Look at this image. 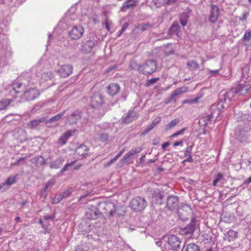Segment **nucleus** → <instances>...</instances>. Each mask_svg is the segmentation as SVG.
Returning <instances> with one entry per match:
<instances>
[{
  "instance_id": "obj_42",
  "label": "nucleus",
  "mask_w": 251,
  "mask_h": 251,
  "mask_svg": "<svg viewBox=\"0 0 251 251\" xmlns=\"http://www.w3.org/2000/svg\"><path fill=\"white\" fill-rule=\"evenodd\" d=\"M251 38V30L249 29L246 31L245 34H244L243 40L245 42H248L250 40Z\"/></svg>"
},
{
  "instance_id": "obj_16",
  "label": "nucleus",
  "mask_w": 251,
  "mask_h": 251,
  "mask_svg": "<svg viewBox=\"0 0 251 251\" xmlns=\"http://www.w3.org/2000/svg\"><path fill=\"white\" fill-rule=\"evenodd\" d=\"M82 112L81 110H76L73 112L68 116V120L71 124L74 125L77 123V121L81 119Z\"/></svg>"
},
{
  "instance_id": "obj_38",
  "label": "nucleus",
  "mask_w": 251,
  "mask_h": 251,
  "mask_svg": "<svg viewBox=\"0 0 251 251\" xmlns=\"http://www.w3.org/2000/svg\"><path fill=\"white\" fill-rule=\"evenodd\" d=\"M33 160L37 164L42 165L46 164V160L42 156H38L33 158Z\"/></svg>"
},
{
  "instance_id": "obj_32",
  "label": "nucleus",
  "mask_w": 251,
  "mask_h": 251,
  "mask_svg": "<svg viewBox=\"0 0 251 251\" xmlns=\"http://www.w3.org/2000/svg\"><path fill=\"white\" fill-rule=\"evenodd\" d=\"M187 67L191 70H197L199 68V65L194 60H189L186 63Z\"/></svg>"
},
{
  "instance_id": "obj_62",
  "label": "nucleus",
  "mask_w": 251,
  "mask_h": 251,
  "mask_svg": "<svg viewBox=\"0 0 251 251\" xmlns=\"http://www.w3.org/2000/svg\"><path fill=\"white\" fill-rule=\"evenodd\" d=\"M54 214H53V216L46 215L44 217V219L46 221L49 220H51L54 218Z\"/></svg>"
},
{
  "instance_id": "obj_15",
  "label": "nucleus",
  "mask_w": 251,
  "mask_h": 251,
  "mask_svg": "<svg viewBox=\"0 0 251 251\" xmlns=\"http://www.w3.org/2000/svg\"><path fill=\"white\" fill-rule=\"evenodd\" d=\"M178 204V198L175 196H171L167 199V207L170 210L176 209Z\"/></svg>"
},
{
  "instance_id": "obj_6",
  "label": "nucleus",
  "mask_w": 251,
  "mask_h": 251,
  "mask_svg": "<svg viewBox=\"0 0 251 251\" xmlns=\"http://www.w3.org/2000/svg\"><path fill=\"white\" fill-rule=\"evenodd\" d=\"M167 242L172 250L174 251H178L180 250L181 241L177 236L175 235L169 236Z\"/></svg>"
},
{
  "instance_id": "obj_12",
  "label": "nucleus",
  "mask_w": 251,
  "mask_h": 251,
  "mask_svg": "<svg viewBox=\"0 0 251 251\" xmlns=\"http://www.w3.org/2000/svg\"><path fill=\"white\" fill-rule=\"evenodd\" d=\"M197 221L195 218L191 220L190 223L181 229L183 234L192 235L196 228Z\"/></svg>"
},
{
  "instance_id": "obj_1",
  "label": "nucleus",
  "mask_w": 251,
  "mask_h": 251,
  "mask_svg": "<svg viewBox=\"0 0 251 251\" xmlns=\"http://www.w3.org/2000/svg\"><path fill=\"white\" fill-rule=\"evenodd\" d=\"M104 103L103 96L100 93H96L91 97V105L98 117L103 116L107 110Z\"/></svg>"
},
{
  "instance_id": "obj_28",
  "label": "nucleus",
  "mask_w": 251,
  "mask_h": 251,
  "mask_svg": "<svg viewBox=\"0 0 251 251\" xmlns=\"http://www.w3.org/2000/svg\"><path fill=\"white\" fill-rule=\"evenodd\" d=\"M136 113L133 111H129L126 116L123 117V122L125 124H129L136 117Z\"/></svg>"
},
{
  "instance_id": "obj_17",
  "label": "nucleus",
  "mask_w": 251,
  "mask_h": 251,
  "mask_svg": "<svg viewBox=\"0 0 251 251\" xmlns=\"http://www.w3.org/2000/svg\"><path fill=\"white\" fill-rule=\"evenodd\" d=\"M220 11L219 8L216 5H213L210 11L209 20L211 23H215L218 18Z\"/></svg>"
},
{
  "instance_id": "obj_37",
  "label": "nucleus",
  "mask_w": 251,
  "mask_h": 251,
  "mask_svg": "<svg viewBox=\"0 0 251 251\" xmlns=\"http://www.w3.org/2000/svg\"><path fill=\"white\" fill-rule=\"evenodd\" d=\"M188 90V89L187 87L183 86L176 89L173 93H174V95L176 97L182 93L186 92Z\"/></svg>"
},
{
  "instance_id": "obj_23",
  "label": "nucleus",
  "mask_w": 251,
  "mask_h": 251,
  "mask_svg": "<svg viewBox=\"0 0 251 251\" xmlns=\"http://www.w3.org/2000/svg\"><path fill=\"white\" fill-rule=\"evenodd\" d=\"M235 94H237L234 88H233L227 91L224 94H222V92L220 93V97H223V99L221 98L222 100H224V102H226V100L230 101L231 99L233 98Z\"/></svg>"
},
{
  "instance_id": "obj_22",
  "label": "nucleus",
  "mask_w": 251,
  "mask_h": 251,
  "mask_svg": "<svg viewBox=\"0 0 251 251\" xmlns=\"http://www.w3.org/2000/svg\"><path fill=\"white\" fill-rule=\"evenodd\" d=\"M137 1L136 0H126L121 8L122 12L126 11L127 10L133 8L137 4Z\"/></svg>"
},
{
  "instance_id": "obj_31",
  "label": "nucleus",
  "mask_w": 251,
  "mask_h": 251,
  "mask_svg": "<svg viewBox=\"0 0 251 251\" xmlns=\"http://www.w3.org/2000/svg\"><path fill=\"white\" fill-rule=\"evenodd\" d=\"M189 17L188 12H184L180 15L179 17V20L181 25L184 26L186 25L188 21V19Z\"/></svg>"
},
{
  "instance_id": "obj_34",
  "label": "nucleus",
  "mask_w": 251,
  "mask_h": 251,
  "mask_svg": "<svg viewBox=\"0 0 251 251\" xmlns=\"http://www.w3.org/2000/svg\"><path fill=\"white\" fill-rule=\"evenodd\" d=\"M53 77V74L51 72H44L41 76V78L43 80L45 81H48L49 80H51Z\"/></svg>"
},
{
  "instance_id": "obj_27",
  "label": "nucleus",
  "mask_w": 251,
  "mask_h": 251,
  "mask_svg": "<svg viewBox=\"0 0 251 251\" xmlns=\"http://www.w3.org/2000/svg\"><path fill=\"white\" fill-rule=\"evenodd\" d=\"M180 31V26L178 25L177 22H174L169 29L168 34L169 35H173L176 34L178 35Z\"/></svg>"
},
{
  "instance_id": "obj_43",
  "label": "nucleus",
  "mask_w": 251,
  "mask_h": 251,
  "mask_svg": "<svg viewBox=\"0 0 251 251\" xmlns=\"http://www.w3.org/2000/svg\"><path fill=\"white\" fill-rule=\"evenodd\" d=\"M223 177V175L219 173L217 176L214 177V179L213 181V185L214 186H216L217 183L219 182Z\"/></svg>"
},
{
  "instance_id": "obj_58",
  "label": "nucleus",
  "mask_w": 251,
  "mask_h": 251,
  "mask_svg": "<svg viewBox=\"0 0 251 251\" xmlns=\"http://www.w3.org/2000/svg\"><path fill=\"white\" fill-rule=\"evenodd\" d=\"M124 212L121 213L120 212V210H117L115 208V213L114 214V216L117 215L118 217H121L124 215Z\"/></svg>"
},
{
  "instance_id": "obj_10",
  "label": "nucleus",
  "mask_w": 251,
  "mask_h": 251,
  "mask_svg": "<svg viewBox=\"0 0 251 251\" xmlns=\"http://www.w3.org/2000/svg\"><path fill=\"white\" fill-rule=\"evenodd\" d=\"M143 148L141 147H136L134 149H132L130 151H129L127 153H126L122 159H121L120 162L122 164H124L126 163L129 164L130 160H131L132 156L133 155L138 153L140 152Z\"/></svg>"
},
{
  "instance_id": "obj_55",
  "label": "nucleus",
  "mask_w": 251,
  "mask_h": 251,
  "mask_svg": "<svg viewBox=\"0 0 251 251\" xmlns=\"http://www.w3.org/2000/svg\"><path fill=\"white\" fill-rule=\"evenodd\" d=\"M48 189V188H46V187H43L41 190V196L43 197L44 198H45L47 194L46 193V191Z\"/></svg>"
},
{
  "instance_id": "obj_20",
  "label": "nucleus",
  "mask_w": 251,
  "mask_h": 251,
  "mask_svg": "<svg viewBox=\"0 0 251 251\" xmlns=\"http://www.w3.org/2000/svg\"><path fill=\"white\" fill-rule=\"evenodd\" d=\"M164 197L163 192L159 190L154 191L152 196V201H154L157 204H161L162 202V200Z\"/></svg>"
},
{
  "instance_id": "obj_57",
  "label": "nucleus",
  "mask_w": 251,
  "mask_h": 251,
  "mask_svg": "<svg viewBox=\"0 0 251 251\" xmlns=\"http://www.w3.org/2000/svg\"><path fill=\"white\" fill-rule=\"evenodd\" d=\"M249 15L248 13H244L242 16L239 18L240 21H246Z\"/></svg>"
},
{
  "instance_id": "obj_50",
  "label": "nucleus",
  "mask_w": 251,
  "mask_h": 251,
  "mask_svg": "<svg viewBox=\"0 0 251 251\" xmlns=\"http://www.w3.org/2000/svg\"><path fill=\"white\" fill-rule=\"evenodd\" d=\"M176 96L175 95H174V93H172L171 94V95L168 97L165 100V103L166 104H168L170 102H171L172 101L174 100H175V98Z\"/></svg>"
},
{
  "instance_id": "obj_44",
  "label": "nucleus",
  "mask_w": 251,
  "mask_h": 251,
  "mask_svg": "<svg viewBox=\"0 0 251 251\" xmlns=\"http://www.w3.org/2000/svg\"><path fill=\"white\" fill-rule=\"evenodd\" d=\"M64 197L62 194L57 195L54 199H52V203H59Z\"/></svg>"
},
{
  "instance_id": "obj_26",
  "label": "nucleus",
  "mask_w": 251,
  "mask_h": 251,
  "mask_svg": "<svg viewBox=\"0 0 251 251\" xmlns=\"http://www.w3.org/2000/svg\"><path fill=\"white\" fill-rule=\"evenodd\" d=\"M237 237V232L233 230H229L224 234V239L228 242L233 241Z\"/></svg>"
},
{
  "instance_id": "obj_53",
  "label": "nucleus",
  "mask_w": 251,
  "mask_h": 251,
  "mask_svg": "<svg viewBox=\"0 0 251 251\" xmlns=\"http://www.w3.org/2000/svg\"><path fill=\"white\" fill-rule=\"evenodd\" d=\"M55 183V181L51 179L49 180L46 184V188H49L50 187H51Z\"/></svg>"
},
{
  "instance_id": "obj_64",
  "label": "nucleus",
  "mask_w": 251,
  "mask_h": 251,
  "mask_svg": "<svg viewBox=\"0 0 251 251\" xmlns=\"http://www.w3.org/2000/svg\"><path fill=\"white\" fill-rule=\"evenodd\" d=\"M125 151V148L123 149V150L121 151H120L115 157L117 159H118L122 155V154L124 153Z\"/></svg>"
},
{
  "instance_id": "obj_47",
  "label": "nucleus",
  "mask_w": 251,
  "mask_h": 251,
  "mask_svg": "<svg viewBox=\"0 0 251 251\" xmlns=\"http://www.w3.org/2000/svg\"><path fill=\"white\" fill-rule=\"evenodd\" d=\"M76 161H73L70 163H67L63 167V168H62V169L61 171V172L63 173V172L66 171L69 167H71V166H73V165H74L76 163Z\"/></svg>"
},
{
  "instance_id": "obj_29",
  "label": "nucleus",
  "mask_w": 251,
  "mask_h": 251,
  "mask_svg": "<svg viewBox=\"0 0 251 251\" xmlns=\"http://www.w3.org/2000/svg\"><path fill=\"white\" fill-rule=\"evenodd\" d=\"M65 161V159L62 157H59L54 161L51 162L50 164V167L51 169H58L62 165Z\"/></svg>"
},
{
  "instance_id": "obj_30",
  "label": "nucleus",
  "mask_w": 251,
  "mask_h": 251,
  "mask_svg": "<svg viewBox=\"0 0 251 251\" xmlns=\"http://www.w3.org/2000/svg\"><path fill=\"white\" fill-rule=\"evenodd\" d=\"M14 100L13 98L4 99L0 101V110L6 108Z\"/></svg>"
},
{
  "instance_id": "obj_4",
  "label": "nucleus",
  "mask_w": 251,
  "mask_h": 251,
  "mask_svg": "<svg viewBox=\"0 0 251 251\" xmlns=\"http://www.w3.org/2000/svg\"><path fill=\"white\" fill-rule=\"evenodd\" d=\"M99 208L105 214H108V218L114 216L115 205L111 202H102L99 204Z\"/></svg>"
},
{
  "instance_id": "obj_63",
  "label": "nucleus",
  "mask_w": 251,
  "mask_h": 251,
  "mask_svg": "<svg viewBox=\"0 0 251 251\" xmlns=\"http://www.w3.org/2000/svg\"><path fill=\"white\" fill-rule=\"evenodd\" d=\"M25 159V157H21L19 159L17 160L14 163V165H18L20 164V163L24 160Z\"/></svg>"
},
{
  "instance_id": "obj_21",
  "label": "nucleus",
  "mask_w": 251,
  "mask_h": 251,
  "mask_svg": "<svg viewBox=\"0 0 251 251\" xmlns=\"http://www.w3.org/2000/svg\"><path fill=\"white\" fill-rule=\"evenodd\" d=\"M250 88L249 85H245L242 83H240L234 89L236 94L240 93V95H245L249 92Z\"/></svg>"
},
{
  "instance_id": "obj_24",
  "label": "nucleus",
  "mask_w": 251,
  "mask_h": 251,
  "mask_svg": "<svg viewBox=\"0 0 251 251\" xmlns=\"http://www.w3.org/2000/svg\"><path fill=\"white\" fill-rule=\"evenodd\" d=\"M45 121L46 118L42 117L39 119H34L29 121L27 123V125L30 128L34 129L39 126L41 123H43Z\"/></svg>"
},
{
  "instance_id": "obj_52",
  "label": "nucleus",
  "mask_w": 251,
  "mask_h": 251,
  "mask_svg": "<svg viewBox=\"0 0 251 251\" xmlns=\"http://www.w3.org/2000/svg\"><path fill=\"white\" fill-rule=\"evenodd\" d=\"M154 127L152 126L151 124L149 126L141 133V135H145L148 132H149L151 130H152Z\"/></svg>"
},
{
  "instance_id": "obj_3",
  "label": "nucleus",
  "mask_w": 251,
  "mask_h": 251,
  "mask_svg": "<svg viewBox=\"0 0 251 251\" xmlns=\"http://www.w3.org/2000/svg\"><path fill=\"white\" fill-rule=\"evenodd\" d=\"M157 68L156 62L153 59L146 60L140 65L138 70L144 75H151L155 72Z\"/></svg>"
},
{
  "instance_id": "obj_51",
  "label": "nucleus",
  "mask_w": 251,
  "mask_h": 251,
  "mask_svg": "<svg viewBox=\"0 0 251 251\" xmlns=\"http://www.w3.org/2000/svg\"><path fill=\"white\" fill-rule=\"evenodd\" d=\"M185 130V128H184L181 129V130H180L176 132V133L173 134L171 136V138H172L176 137V136H177L179 135L183 134L184 133Z\"/></svg>"
},
{
  "instance_id": "obj_25",
  "label": "nucleus",
  "mask_w": 251,
  "mask_h": 251,
  "mask_svg": "<svg viewBox=\"0 0 251 251\" xmlns=\"http://www.w3.org/2000/svg\"><path fill=\"white\" fill-rule=\"evenodd\" d=\"M75 130H68L67 131L64 133L59 138V142L62 145H64L66 144L68 139L72 136L73 133H75Z\"/></svg>"
},
{
  "instance_id": "obj_61",
  "label": "nucleus",
  "mask_w": 251,
  "mask_h": 251,
  "mask_svg": "<svg viewBox=\"0 0 251 251\" xmlns=\"http://www.w3.org/2000/svg\"><path fill=\"white\" fill-rule=\"evenodd\" d=\"M117 159L116 158L114 157L113 159H111L110 161H109L106 164V166H109L110 165H111L112 163L115 162Z\"/></svg>"
},
{
  "instance_id": "obj_41",
  "label": "nucleus",
  "mask_w": 251,
  "mask_h": 251,
  "mask_svg": "<svg viewBox=\"0 0 251 251\" xmlns=\"http://www.w3.org/2000/svg\"><path fill=\"white\" fill-rule=\"evenodd\" d=\"M15 183H16L15 177L10 176L6 179V180L5 181V182L2 183V184H3V186H4L6 184L8 185H10L14 184Z\"/></svg>"
},
{
  "instance_id": "obj_48",
  "label": "nucleus",
  "mask_w": 251,
  "mask_h": 251,
  "mask_svg": "<svg viewBox=\"0 0 251 251\" xmlns=\"http://www.w3.org/2000/svg\"><path fill=\"white\" fill-rule=\"evenodd\" d=\"M200 99V97H197V98H196L195 99H190V100H185L183 101V103H188L192 104V103H197V102H198L199 100Z\"/></svg>"
},
{
  "instance_id": "obj_36",
  "label": "nucleus",
  "mask_w": 251,
  "mask_h": 251,
  "mask_svg": "<svg viewBox=\"0 0 251 251\" xmlns=\"http://www.w3.org/2000/svg\"><path fill=\"white\" fill-rule=\"evenodd\" d=\"M151 27H152V25L149 23H145L141 25H135V28L140 29L141 31H144Z\"/></svg>"
},
{
  "instance_id": "obj_46",
  "label": "nucleus",
  "mask_w": 251,
  "mask_h": 251,
  "mask_svg": "<svg viewBox=\"0 0 251 251\" xmlns=\"http://www.w3.org/2000/svg\"><path fill=\"white\" fill-rule=\"evenodd\" d=\"M73 192V189L71 187H68L67 189L63 192L62 194L63 195L64 198L69 197Z\"/></svg>"
},
{
  "instance_id": "obj_19",
  "label": "nucleus",
  "mask_w": 251,
  "mask_h": 251,
  "mask_svg": "<svg viewBox=\"0 0 251 251\" xmlns=\"http://www.w3.org/2000/svg\"><path fill=\"white\" fill-rule=\"evenodd\" d=\"M120 90V86L118 83H110L107 87V92L109 95L113 96L117 95Z\"/></svg>"
},
{
  "instance_id": "obj_35",
  "label": "nucleus",
  "mask_w": 251,
  "mask_h": 251,
  "mask_svg": "<svg viewBox=\"0 0 251 251\" xmlns=\"http://www.w3.org/2000/svg\"><path fill=\"white\" fill-rule=\"evenodd\" d=\"M179 122L180 120L179 118H176L173 120L166 126V129L167 130H168L173 128L175 126H176Z\"/></svg>"
},
{
  "instance_id": "obj_9",
  "label": "nucleus",
  "mask_w": 251,
  "mask_h": 251,
  "mask_svg": "<svg viewBox=\"0 0 251 251\" xmlns=\"http://www.w3.org/2000/svg\"><path fill=\"white\" fill-rule=\"evenodd\" d=\"M101 213L99 208L94 206H91L87 209L85 215L87 219L95 220L99 218Z\"/></svg>"
},
{
  "instance_id": "obj_8",
  "label": "nucleus",
  "mask_w": 251,
  "mask_h": 251,
  "mask_svg": "<svg viewBox=\"0 0 251 251\" xmlns=\"http://www.w3.org/2000/svg\"><path fill=\"white\" fill-rule=\"evenodd\" d=\"M84 33V29L81 25L74 26L69 31V37L74 40H77L81 38Z\"/></svg>"
},
{
  "instance_id": "obj_18",
  "label": "nucleus",
  "mask_w": 251,
  "mask_h": 251,
  "mask_svg": "<svg viewBox=\"0 0 251 251\" xmlns=\"http://www.w3.org/2000/svg\"><path fill=\"white\" fill-rule=\"evenodd\" d=\"M89 148L85 145L82 144L76 149V153L79 155L81 159L85 158L88 155Z\"/></svg>"
},
{
  "instance_id": "obj_49",
  "label": "nucleus",
  "mask_w": 251,
  "mask_h": 251,
  "mask_svg": "<svg viewBox=\"0 0 251 251\" xmlns=\"http://www.w3.org/2000/svg\"><path fill=\"white\" fill-rule=\"evenodd\" d=\"M193 146L194 144L187 147L186 151L184 152V155L185 157L187 156L188 155H191V151Z\"/></svg>"
},
{
  "instance_id": "obj_59",
  "label": "nucleus",
  "mask_w": 251,
  "mask_h": 251,
  "mask_svg": "<svg viewBox=\"0 0 251 251\" xmlns=\"http://www.w3.org/2000/svg\"><path fill=\"white\" fill-rule=\"evenodd\" d=\"M176 2V0H164V3L167 5H171L175 3Z\"/></svg>"
},
{
  "instance_id": "obj_11",
  "label": "nucleus",
  "mask_w": 251,
  "mask_h": 251,
  "mask_svg": "<svg viewBox=\"0 0 251 251\" xmlns=\"http://www.w3.org/2000/svg\"><path fill=\"white\" fill-rule=\"evenodd\" d=\"M73 67L70 64L62 65L57 71L59 75L61 77H67L72 74Z\"/></svg>"
},
{
  "instance_id": "obj_2",
  "label": "nucleus",
  "mask_w": 251,
  "mask_h": 251,
  "mask_svg": "<svg viewBox=\"0 0 251 251\" xmlns=\"http://www.w3.org/2000/svg\"><path fill=\"white\" fill-rule=\"evenodd\" d=\"M148 202L145 198L136 197L132 199L129 203V207L135 212L143 211L147 206Z\"/></svg>"
},
{
  "instance_id": "obj_14",
  "label": "nucleus",
  "mask_w": 251,
  "mask_h": 251,
  "mask_svg": "<svg viewBox=\"0 0 251 251\" xmlns=\"http://www.w3.org/2000/svg\"><path fill=\"white\" fill-rule=\"evenodd\" d=\"M219 110L217 109L216 111L211 112L210 114L206 116H203L200 120V124H202L203 126H206L209 123H210L212 120V119L216 116V118L219 115Z\"/></svg>"
},
{
  "instance_id": "obj_40",
  "label": "nucleus",
  "mask_w": 251,
  "mask_h": 251,
  "mask_svg": "<svg viewBox=\"0 0 251 251\" xmlns=\"http://www.w3.org/2000/svg\"><path fill=\"white\" fill-rule=\"evenodd\" d=\"M22 85V84L21 83H15L13 84V87L12 90H11V91H10L11 94L12 95H13L15 94L18 93L19 91L17 89L21 88Z\"/></svg>"
},
{
  "instance_id": "obj_13",
  "label": "nucleus",
  "mask_w": 251,
  "mask_h": 251,
  "mask_svg": "<svg viewBox=\"0 0 251 251\" xmlns=\"http://www.w3.org/2000/svg\"><path fill=\"white\" fill-rule=\"evenodd\" d=\"M39 95L38 90L35 88L29 89L26 90L24 94V97L27 100H32Z\"/></svg>"
},
{
  "instance_id": "obj_45",
  "label": "nucleus",
  "mask_w": 251,
  "mask_h": 251,
  "mask_svg": "<svg viewBox=\"0 0 251 251\" xmlns=\"http://www.w3.org/2000/svg\"><path fill=\"white\" fill-rule=\"evenodd\" d=\"M159 80V78H152L150 80H148L147 82L145 83V86L147 87H149L154 83H155L157 81Z\"/></svg>"
},
{
  "instance_id": "obj_54",
  "label": "nucleus",
  "mask_w": 251,
  "mask_h": 251,
  "mask_svg": "<svg viewBox=\"0 0 251 251\" xmlns=\"http://www.w3.org/2000/svg\"><path fill=\"white\" fill-rule=\"evenodd\" d=\"M160 121H161V119H160V117H158V118H156L152 121V122L151 124V125L153 127H155L157 126V125L160 122Z\"/></svg>"
},
{
  "instance_id": "obj_39",
  "label": "nucleus",
  "mask_w": 251,
  "mask_h": 251,
  "mask_svg": "<svg viewBox=\"0 0 251 251\" xmlns=\"http://www.w3.org/2000/svg\"><path fill=\"white\" fill-rule=\"evenodd\" d=\"M186 251H200L199 247L194 243H190L187 245Z\"/></svg>"
},
{
  "instance_id": "obj_60",
  "label": "nucleus",
  "mask_w": 251,
  "mask_h": 251,
  "mask_svg": "<svg viewBox=\"0 0 251 251\" xmlns=\"http://www.w3.org/2000/svg\"><path fill=\"white\" fill-rule=\"evenodd\" d=\"M183 143V140H180L179 141H177V142H175L174 144V147H176V146H182Z\"/></svg>"
},
{
  "instance_id": "obj_7",
  "label": "nucleus",
  "mask_w": 251,
  "mask_h": 251,
  "mask_svg": "<svg viewBox=\"0 0 251 251\" xmlns=\"http://www.w3.org/2000/svg\"><path fill=\"white\" fill-rule=\"evenodd\" d=\"M192 212L191 207L187 204H184L177 209V213L179 217L182 221H185L188 219L189 216Z\"/></svg>"
},
{
  "instance_id": "obj_5",
  "label": "nucleus",
  "mask_w": 251,
  "mask_h": 251,
  "mask_svg": "<svg viewBox=\"0 0 251 251\" xmlns=\"http://www.w3.org/2000/svg\"><path fill=\"white\" fill-rule=\"evenodd\" d=\"M97 43V37L95 34L91 33L84 39L82 46L85 50L90 52Z\"/></svg>"
},
{
  "instance_id": "obj_56",
  "label": "nucleus",
  "mask_w": 251,
  "mask_h": 251,
  "mask_svg": "<svg viewBox=\"0 0 251 251\" xmlns=\"http://www.w3.org/2000/svg\"><path fill=\"white\" fill-rule=\"evenodd\" d=\"M247 136L246 134H244L243 136L240 137V136H238V134H237V138L241 142H244L247 139Z\"/></svg>"
},
{
  "instance_id": "obj_33",
  "label": "nucleus",
  "mask_w": 251,
  "mask_h": 251,
  "mask_svg": "<svg viewBox=\"0 0 251 251\" xmlns=\"http://www.w3.org/2000/svg\"><path fill=\"white\" fill-rule=\"evenodd\" d=\"M65 111H64L50 118L47 123H53L59 121L62 117L64 115Z\"/></svg>"
}]
</instances>
